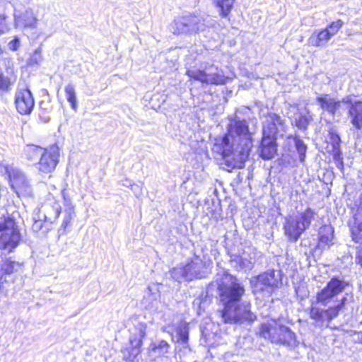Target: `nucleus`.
<instances>
[{"mask_svg":"<svg viewBox=\"0 0 362 362\" xmlns=\"http://www.w3.org/2000/svg\"><path fill=\"white\" fill-rule=\"evenodd\" d=\"M317 213L310 207L298 212L296 216L285 218L283 224L284 234L290 242L296 243L301 235L309 228Z\"/></svg>","mask_w":362,"mask_h":362,"instance_id":"nucleus-4","label":"nucleus"},{"mask_svg":"<svg viewBox=\"0 0 362 362\" xmlns=\"http://www.w3.org/2000/svg\"><path fill=\"white\" fill-rule=\"evenodd\" d=\"M253 146L252 134L246 119H230L227 132L214 139L212 151L230 168H243Z\"/></svg>","mask_w":362,"mask_h":362,"instance_id":"nucleus-1","label":"nucleus"},{"mask_svg":"<svg viewBox=\"0 0 362 362\" xmlns=\"http://www.w3.org/2000/svg\"><path fill=\"white\" fill-rule=\"evenodd\" d=\"M360 206L354 216V222L349 223L352 240L357 243H362V193L359 197Z\"/></svg>","mask_w":362,"mask_h":362,"instance_id":"nucleus-22","label":"nucleus"},{"mask_svg":"<svg viewBox=\"0 0 362 362\" xmlns=\"http://www.w3.org/2000/svg\"><path fill=\"white\" fill-rule=\"evenodd\" d=\"M261 117H264L262 136L277 139L278 135L283 136L286 132V125L281 116L272 112L264 115L262 110Z\"/></svg>","mask_w":362,"mask_h":362,"instance_id":"nucleus-11","label":"nucleus"},{"mask_svg":"<svg viewBox=\"0 0 362 362\" xmlns=\"http://www.w3.org/2000/svg\"><path fill=\"white\" fill-rule=\"evenodd\" d=\"M329 136H330L329 139H330L331 144H332V148L340 146L341 138H340L339 135L337 132H330Z\"/></svg>","mask_w":362,"mask_h":362,"instance_id":"nucleus-37","label":"nucleus"},{"mask_svg":"<svg viewBox=\"0 0 362 362\" xmlns=\"http://www.w3.org/2000/svg\"><path fill=\"white\" fill-rule=\"evenodd\" d=\"M170 277L179 283L191 281L194 279L206 278L209 270L206 263L197 256L187 261L185 264H180L170 270Z\"/></svg>","mask_w":362,"mask_h":362,"instance_id":"nucleus-5","label":"nucleus"},{"mask_svg":"<svg viewBox=\"0 0 362 362\" xmlns=\"http://www.w3.org/2000/svg\"><path fill=\"white\" fill-rule=\"evenodd\" d=\"M59 149L57 145H52L45 148L37 163V168L40 172L48 174L54 171L59 163Z\"/></svg>","mask_w":362,"mask_h":362,"instance_id":"nucleus-14","label":"nucleus"},{"mask_svg":"<svg viewBox=\"0 0 362 362\" xmlns=\"http://www.w3.org/2000/svg\"><path fill=\"white\" fill-rule=\"evenodd\" d=\"M146 325L138 322L131 330L129 343L133 354L137 355L140 352V348L143 344V339L146 337Z\"/></svg>","mask_w":362,"mask_h":362,"instance_id":"nucleus-19","label":"nucleus"},{"mask_svg":"<svg viewBox=\"0 0 362 362\" xmlns=\"http://www.w3.org/2000/svg\"><path fill=\"white\" fill-rule=\"evenodd\" d=\"M15 266V262L11 259H6L1 264V269L4 273L10 274L13 273Z\"/></svg>","mask_w":362,"mask_h":362,"instance_id":"nucleus-35","label":"nucleus"},{"mask_svg":"<svg viewBox=\"0 0 362 362\" xmlns=\"http://www.w3.org/2000/svg\"><path fill=\"white\" fill-rule=\"evenodd\" d=\"M250 282L255 293L264 292L269 296L274 288L281 284V272L274 269L267 270L253 278Z\"/></svg>","mask_w":362,"mask_h":362,"instance_id":"nucleus-8","label":"nucleus"},{"mask_svg":"<svg viewBox=\"0 0 362 362\" xmlns=\"http://www.w3.org/2000/svg\"><path fill=\"white\" fill-rule=\"evenodd\" d=\"M244 293L243 286L237 282L219 287L220 300L223 305L220 313L224 323L252 322L256 320V315L251 311V304L247 301L241 302Z\"/></svg>","mask_w":362,"mask_h":362,"instance_id":"nucleus-3","label":"nucleus"},{"mask_svg":"<svg viewBox=\"0 0 362 362\" xmlns=\"http://www.w3.org/2000/svg\"><path fill=\"white\" fill-rule=\"evenodd\" d=\"M316 101L324 112H328L332 116L338 113L341 104L343 103L342 100H339L328 94L318 96Z\"/></svg>","mask_w":362,"mask_h":362,"instance_id":"nucleus-21","label":"nucleus"},{"mask_svg":"<svg viewBox=\"0 0 362 362\" xmlns=\"http://www.w3.org/2000/svg\"><path fill=\"white\" fill-rule=\"evenodd\" d=\"M234 0H216L217 7L219 8L222 16L226 17L230 13Z\"/></svg>","mask_w":362,"mask_h":362,"instance_id":"nucleus-32","label":"nucleus"},{"mask_svg":"<svg viewBox=\"0 0 362 362\" xmlns=\"http://www.w3.org/2000/svg\"><path fill=\"white\" fill-rule=\"evenodd\" d=\"M20 46V40L18 37H15L8 43V47L11 50L16 51Z\"/></svg>","mask_w":362,"mask_h":362,"instance_id":"nucleus-39","label":"nucleus"},{"mask_svg":"<svg viewBox=\"0 0 362 362\" xmlns=\"http://www.w3.org/2000/svg\"><path fill=\"white\" fill-rule=\"evenodd\" d=\"M277 151L276 138L262 136L259 152L264 160H269L274 157Z\"/></svg>","mask_w":362,"mask_h":362,"instance_id":"nucleus-23","label":"nucleus"},{"mask_svg":"<svg viewBox=\"0 0 362 362\" xmlns=\"http://www.w3.org/2000/svg\"><path fill=\"white\" fill-rule=\"evenodd\" d=\"M61 209L60 204L52 198L42 204L40 209V213L43 214L45 221L52 223L58 218Z\"/></svg>","mask_w":362,"mask_h":362,"instance_id":"nucleus-20","label":"nucleus"},{"mask_svg":"<svg viewBox=\"0 0 362 362\" xmlns=\"http://www.w3.org/2000/svg\"><path fill=\"white\" fill-rule=\"evenodd\" d=\"M4 68H0V94L10 93L16 81L17 71L11 59L4 60Z\"/></svg>","mask_w":362,"mask_h":362,"instance_id":"nucleus-13","label":"nucleus"},{"mask_svg":"<svg viewBox=\"0 0 362 362\" xmlns=\"http://www.w3.org/2000/svg\"><path fill=\"white\" fill-rule=\"evenodd\" d=\"M5 170L9 177L11 187L18 192H30V182L23 173L11 165H6Z\"/></svg>","mask_w":362,"mask_h":362,"instance_id":"nucleus-16","label":"nucleus"},{"mask_svg":"<svg viewBox=\"0 0 362 362\" xmlns=\"http://www.w3.org/2000/svg\"><path fill=\"white\" fill-rule=\"evenodd\" d=\"M131 189L134 192L136 197H139L140 195L141 188L139 185L134 183L131 187Z\"/></svg>","mask_w":362,"mask_h":362,"instance_id":"nucleus-40","label":"nucleus"},{"mask_svg":"<svg viewBox=\"0 0 362 362\" xmlns=\"http://www.w3.org/2000/svg\"><path fill=\"white\" fill-rule=\"evenodd\" d=\"M42 50L40 48H37L35 50L34 53L32 54L30 59V64H38L41 62L42 57Z\"/></svg>","mask_w":362,"mask_h":362,"instance_id":"nucleus-36","label":"nucleus"},{"mask_svg":"<svg viewBox=\"0 0 362 362\" xmlns=\"http://www.w3.org/2000/svg\"><path fill=\"white\" fill-rule=\"evenodd\" d=\"M344 22L341 20H337L331 23L325 30H328L329 35L332 37L342 28Z\"/></svg>","mask_w":362,"mask_h":362,"instance_id":"nucleus-34","label":"nucleus"},{"mask_svg":"<svg viewBox=\"0 0 362 362\" xmlns=\"http://www.w3.org/2000/svg\"><path fill=\"white\" fill-rule=\"evenodd\" d=\"M332 38L328 30L325 29L315 30L308 39L310 45L316 47H324Z\"/></svg>","mask_w":362,"mask_h":362,"instance_id":"nucleus-25","label":"nucleus"},{"mask_svg":"<svg viewBox=\"0 0 362 362\" xmlns=\"http://www.w3.org/2000/svg\"><path fill=\"white\" fill-rule=\"evenodd\" d=\"M65 93L67 101L71 104L72 109L76 110L77 107V98L74 85L72 83L67 84L65 87Z\"/></svg>","mask_w":362,"mask_h":362,"instance_id":"nucleus-31","label":"nucleus"},{"mask_svg":"<svg viewBox=\"0 0 362 362\" xmlns=\"http://www.w3.org/2000/svg\"><path fill=\"white\" fill-rule=\"evenodd\" d=\"M14 23L17 28H33L36 26L37 19L30 8H24L23 10H14Z\"/></svg>","mask_w":362,"mask_h":362,"instance_id":"nucleus-18","label":"nucleus"},{"mask_svg":"<svg viewBox=\"0 0 362 362\" xmlns=\"http://www.w3.org/2000/svg\"><path fill=\"white\" fill-rule=\"evenodd\" d=\"M262 254L255 247H248L244 250L241 255H232L230 262L232 265L238 269L245 272L253 269L255 264L262 257Z\"/></svg>","mask_w":362,"mask_h":362,"instance_id":"nucleus-12","label":"nucleus"},{"mask_svg":"<svg viewBox=\"0 0 362 362\" xmlns=\"http://www.w3.org/2000/svg\"><path fill=\"white\" fill-rule=\"evenodd\" d=\"M343 103L348 104L347 114L350 124L354 130L362 129V101L352 100L351 98H342Z\"/></svg>","mask_w":362,"mask_h":362,"instance_id":"nucleus-15","label":"nucleus"},{"mask_svg":"<svg viewBox=\"0 0 362 362\" xmlns=\"http://www.w3.org/2000/svg\"><path fill=\"white\" fill-rule=\"evenodd\" d=\"M259 335L272 343L288 346L296 344V335L291 329L276 320L262 323L259 327Z\"/></svg>","mask_w":362,"mask_h":362,"instance_id":"nucleus-6","label":"nucleus"},{"mask_svg":"<svg viewBox=\"0 0 362 362\" xmlns=\"http://www.w3.org/2000/svg\"><path fill=\"white\" fill-rule=\"evenodd\" d=\"M305 112H299L294 118V125L300 130L305 131L313 120L310 111L305 108Z\"/></svg>","mask_w":362,"mask_h":362,"instance_id":"nucleus-27","label":"nucleus"},{"mask_svg":"<svg viewBox=\"0 0 362 362\" xmlns=\"http://www.w3.org/2000/svg\"><path fill=\"white\" fill-rule=\"evenodd\" d=\"M74 208L73 206H71L65 209L64 211V216L63 218V221L62 223V228L64 229H66V228L71 223L74 216Z\"/></svg>","mask_w":362,"mask_h":362,"instance_id":"nucleus-33","label":"nucleus"},{"mask_svg":"<svg viewBox=\"0 0 362 362\" xmlns=\"http://www.w3.org/2000/svg\"><path fill=\"white\" fill-rule=\"evenodd\" d=\"M288 138L293 140L296 149L298 154L299 160L300 163H304L305 160L308 149L307 145L300 138V136L296 134H291L288 136Z\"/></svg>","mask_w":362,"mask_h":362,"instance_id":"nucleus-28","label":"nucleus"},{"mask_svg":"<svg viewBox=\"0 0 362 362\" xmlns=\"http://www.w3.org/2000/svg\"><path fill=\"white\" fill-rule=\"evenodd\" d=\"M15 103L16 109L20 114H30L35 105L30 90L26 88L17 91L15 97Z\"/></svg>","mask_w":362,"mask_h":362,"instance_id":"nucleus-17","label":"nucleus"},{"mask_svg":"<svg viewBox=\"0 0 362 362\" xmlns=\"http://www.w3.org/2000/svg\"><path fill=\"white\" fill-rule=\"evenodd\" d=\"M206 25L203 18L194 15L178 17L171 25L173 34L198 33L204 30Z\"/></svg>","mask_w":362,"mask_h":362,"instance_id":"nucleus-9","label":"nucleus"},{"mask_svg":"<svg viewBox=\"0 0 362 362\" xmlns=\"http://www.w3.org/2000/svg\"><path fill=\"white\" fill-rule=\"evenodd\" d=\"M356 262L362 267V250L358 252V255L356 257Z\"/></svg>","mask_w":362,"mask_h":362,"instance_id":"nucleus-43","label":"nucleus"},{"mask_svg":"<svg viewBox=\"0 0 362 362\" xmlns=\"http://www.w3.org/2000/svg\"><path fill=\"white\" fill-rule=\"evenodd\" d=\"M176 342L186 349L189 347V327L185 322H180L175 329Z\"/></svg>","mask_w":362,"mask_h":362,"instance_id":"nucleus-26","label":"nucleus"},{"mask_svg":"<svg viewBox=\"0 0 362 362\" xmlns=\"http://www.w3.org/2000/svg\"><path fill=\"white\" fill-rule=\"evenodd\" d=\"M349 285L348 282L339 276H333L326 286L316 293V303L327 308H320L313 302L310 309V317L315 321V326L323 327L325 322L329 323L337 317L339 313L344 308L347 297L343 296L338 299L337 296L341 293Z\"/></svg>","mask_w":362,"mask_h":362,"instance_id":"nucleus-2","label":"nucleus"},{"mask_svg":"<svg viewBox=\"0 0 362 362\" xmlns=\"http://www.w3.org/2000/svg\"><path fill=\"white\" fill-rule=\"evenodd\" d=\"M45 148L35 145H29L25 150L28 159L31 161H35L41 157L45 152Z\"/></svg>","mask_w":362,"mask_h":362,"instance_id":"nucleus-30","label":"nucleus"},{"mask_svg":"<svg viewBox=\"0 0 362 362\" xmlns=\"http://www.w3.org/2000/svg\"><path fill=\"white\" fill-rule=\"evenodd\" d=\"M335 162L336 166L340 170H344V160L343 158H340L339 160H334Z\"/></svg>","mask_w":362,"mask_h":362,"instance_id":"nucleus-41","label":"nucleus"},{"mask_svg":"<svg viewBox=\"0 0 362 362\" xmlns=\"http://www.w3.org/2000/svg\"><path fill=\"white\" fill-rule=\"evenodd\" d=\"M334 228L330 225L321 226L318 231L317 247L322 250L329 247L333 245Z\"/></svg>","mask_w":362,"mask_h":362,"instance_id":"nucleus-24","label":"nucleus"},{"mask_svg":"<svg viewBox=\"0 0 362 362\" xmlns=\"http://www.w3.org/2000/svg\"><path fill=\"white\" fill-rule=\"evenodd\" d=\"M0 243L4 249L11 250L17 247L21 234L13 218L8 217L0 222Z\"/></svg>","mask_w":362,"mask_h":362,"instance_id":"nucleus-10","label":"nucleus"},{"mask_svg":"<svg viewBox=\"0 0 362 362\" xmlns=\"http://www.w3.org/2000/svg\"><path fill=\"white\" fill-rule=\"evenodd\" d=\"M186 74L191 79L206 84L221 85L224 84L227 79L221 69L209 62L202 63L199 68L187 69Z\"/></svg>","mask_w":362,"mask_h":362,"instance_id":"nucleus-7","label":"nucleus"},{"mask_svg":"<svg viewBox=\"0 0 362 362\" xmlns=\"http://www.w3.org/2000/svg\"><path fill=\"white\" fill-rule=\"evenodd\" d=\"M120 182H121L122 185L127 187H130V188H131L132 185L134 184V183H132V180L127 179V178L121 180Z\"/></svg>","mask_w":362,"mask_h":362,"instance_id":"nucleus-42","label":"nucleus"},{"mask_svg":"<svg viewBox=\"0 0 362 362\" xmlns=\"http://www.w3.org/2000/svg\"><path fill=\"white\" fill-rule=\"evenodd\" d=\"M170 349V344L165 340H160L152 343L150 346V351L155 355L166 356Z\"/></svg>","mask_w":362,"mask_h":362,"instance_id":"nucleus-29","label":"nucleus"},{"mask_svg":"<svg viewBox=\"0 0 362 362\" xmlns=\"http://www.w3.org/2000/svg\"><path fill=\"white\" fill-rule=\"evenodd\" d=\"M332 156L334 160H339L340 158H343L342 152L341 151L340 146L339 147H333L332 149Z\"/></svg>","mask_w":362,"mask_h":362,"instance_id":"nucleus-38","label":"nucleus"}]
</instances>
